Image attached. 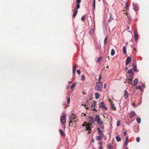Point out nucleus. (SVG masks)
I'll return each mask as SVG.
<instances>
[{
    "mask_svg": "<svg viewBox=\"0 0 149 149\" xmlns=\"http://www.w3.org/2000/svg\"><path fill=\"white\" fill-rule=\"evenodd\" d=\"M128 140V137L127 136L126 137L125 142V143H124V144H123L124 146H126L127 145V144L128 143V142L127 141Z\"/></svg>",
    "mask_w": 149,
    "mask_h": 149,
    "instance_id": "412c9836",
    "label": "nucleus"
},
{
    "mask_svg": "<svg viewBox=\"0 0 149 149\" xmlns=\"http://www.w3.org/2000/svg\"><path fill=\"white\" fill-rule=\"evenodd\" d=\"M94 31V29L93 28H91L90 29L89 31L88 32V34L90 35H91L93 34Z\"/></svg>",
    "mask_w": 149,
    "mask_h": 149,
    "instance_id": "f3484780",
    "label": "nucleus"
},
{
    "mask_svg": "<svg viewBox=\"0 0 149 149\" xmlns=\"http://www.w3.org/2000/svg\"><path fill=\"white\" fill-rule=\"evenodd\" d=\"M88 120L89 122L91 123H93L95 122L94 118L93 116H89Z\"/></svg>",
    "mask_w": 149,
    "mask_h": 149,
    "instance_id": "39448f33",
    "label": "nucleus"
},
{
    "mask_svg": "<svg viewBox=\"0 0 149 149\" xmlns=\"http://www.w3.org/2000/svg\"><path fill=\"white\" fill-rule=\"evenodd\" d=\"M85 19V17L84 16H83L81 18V20L82 21H84Z\"/></svg>",
    "mask_w": 149,
    "mask_h": 149,
    "instance_id": "09e8293b",
    "label": "nucleus"
},
{
    "mask_svg": "<svg viewBox=\"0 0 149 149\" xmlns=\"http://www.w3.org/2000/svg\"><path fill=\"white\" fill-rule=\"evenodd\" d=\"M133 69L134 70V71L136 72H138V70L136 69V65H133Z\"/></svg>",
    "mask_w": 149,
    "mask_h": 149,
    "instance_id": "c85d7f7f",
    "label": "nucleus"
},
{
    "mask_svg": "<svg viewBox=\"0 0 149 149\" xmlns=\"http://www.w3.org/2000/svg\"><path fill=\"white\" fill-rule=\"evenodd\" d=\"M99 149H102V146H100L99 147Z\"/></svg>",
    "mask_w": 149,
    "mask_h": 149,
    "instance_id": "bf43d9fd",
    "label": "nucleus"
},
{
    "mask_svg": "<svg viewBox=\"0 0 149 149\" xmlns=\"http://www.w3.org/2000/svg\"><path fill=\"white\" fill-rule=\"evenodd\" d=\"M95 98L97 99H98L100 96V94L97 93H95Z\"/></svg>",
    "mask_w": 149,
    "mask_h": 149,
    "instance_id": "bb28decb",
    "label": "nucleus"
},
{
    "mask_svg": "<svg viewBox=\"0 0 149 149\" xmlns=\"http://www.w3.org/2000/svg\"><path fill=\"white\" fill-rule=\"evenodd\" d=\"M107 86V84L106 83H105L104 86V88H105Z\"/></svg>",
    "mask_w": 149,
    "mask_h": 149,
    "instance_id": "603ef678",
    "label": "nucleus"
},
{
    "mask_svg": "<svg viewBox=\"0 0 149 149\" xmlns=\"http://www.w3.org/2000/svg\"><path fill=\"white\" fill-rule=\"evenodd\" d=\"M81 105L82 106H84V107H85V106L86 105V104H82Z\"/></svg>",
    "mask_w": 149,
    "mask_h": 149,
    "instance_id": "e2e57ef3",
    "label": "nucleus"
},
{
    "mask_svg": "<svg viewBox=\"0 0 149 149\" xmlns=\"http://www.w3.org/2000/svg\"><path fill=\"white\" fill-rule=\"evenodd\" d=\"M113 19L112 17V15L111 14H110V18L108 20V22H111L112 20Z\"/></svg>",
    "mask_w": 149,
    "mask_h": 149,
    "instance_id": "aec40b11",
    "label": "nucleus"
},
{
    "mask_svg": "<svg viewBox=\"0 0 149 149\" xmlns=\"http://www.w3.org/2000/svg\"><path fill=\"white\" fill-rule=\"evenodd\" d=\"M76 70V65H74L73 66L72 68V73L73 74H75Z\"/></svg>",
    "mask_w": 149,
    "mask_h": 149,
    "instance_id": "a211bd4d",
    "label": "nucleus"
},
{
    "mask_svg": "<svg viewBox=\"0 0 149 149\" xmlns=\"http://www.w3.org/2000/svg\"><path fill=\"white\" fill-rule=\"evenodd\" d=\"M124 136H126L127 135V131H125L124 132Z\"/></svg>",
    "mask_w": 149,
    "mask_h": 149,
    "instance_id": "864d4df0",
    "label": "nucleus"
},
{
    "mask_svg": "<svg viewBox=\"0 0 149 149\" xmlns=\"http://www.w3.org/2000/svg\"><path fill=\"white\" fill-rule=\"evenodd\" d=\"M95 102L94 101L92 102L91 105V109L93 111H97V110H96V109L95 108Z\"/></svg>",
    "mask_w": 149,
    "mask_h": 149,
    "instance_id": "423d86ee",
    "label": "nucleus"
},
{
    "mask_svg": "<svg viewBox=\"0 0 149 149\" xmlns=\"http://www.w3.org/2000/svg\"><path fill=\"white\" fill-rule=\"evenodd\" d=\"M131 58L130 57H127V58L125 61V64L126 65H127L131 61Z\"/></svg>",
    "mask_w": 149,
    "mask_h": 149,
    "instance_id": "1a4fd4ad",
    "label": "nucleus"
},
{
    "mask_svg": "<svg viewBox=\"0 0 149 149\" xmlns=\"http://www.w3.org/2000/svg\"><path fill=\"white\" fill-rule=\"evenodd\" d=\"M101 57H99V58H98L97 60L96 61V62H98L100 61V59H101Z\"/></svg>",
    "mask_w": 149,
    "mask_h": 149,
    "instance_id": "49530a36",
    "label": "nucleus"
},
{
    "mask_svg": "<svg viewBox=\"0 0 149 149\" xmlns=\"http://www.w3.org/2000/svg\"><path fill=\"white\" fill-rule=\"evenodd\" d=\"M120 121H117V126H118L120 125Z\"/></svg>",
    "mask_w": 149,
    "mask_h": 149,
    "instance_id": "37998d69",
    "label": "nucleus"
},
{
    "mask_svg": "<svg viewBox=\"0 0 149 149\" xmlns=\"http://www.w3.org/2000/svg\"><path fill=\"white\" fill-rule=\"evenodd\" d=\"M101 79H102V75H100L99 76V78H98L99 80H100Z\"/></svg>",
    "mask_w": 149,
    "mask_h": 149,
    "instance_id": "8fccbe9b",
    "label": "nucleus"
},
{
    "mask_svg": "<svg viewBox=\"0 0 149 149\" xmlns=\"http://www.w3.org/2000/svg\"><path fill=\"white\" fill-rule=\"evenodd\" d=\"M78 11L76 9H74V13L72 17H74L77 14Z\"/></svg>",
    "mask_w": 149,
    "mask_h": 149,
    "instance_id": "4be33fe9",
    "label": "nucleus"
},
{
    "mask_svg": "<svg viewBox=\"0 0 149 149\" xmlns=\"http://www.w3.org/2000/svg\"><path fill=\"white\" fill-rule=\"evenodd\" d=\"M98 144L100 145V146H102V142H99L98 143Z\"/></svg>",
    "mask_w": 149,
    "mask_h": 149,
    "instance_id": "5fc2aeb1",
    "label": "nucleus"
},
{
    "mask_svg": "<svg viewBox=\"0 0 149 149\" xmlns=\"http://www.w3.org/2000/svg\"><path fill=\"white\" fill-rule=\"evenodd\" d=\"M68 83L69 84H71L72 83V81H68Z\"/></svg>",
    "mask_w": 149,
    "mask_h": 149,
    "instance_id": "338daca9",
    "label": "nucleus"
},
{
    "mask_svg": "<svg viewBox=\"0 0 149 149\" xmlns=\"http://www.w3.org/2000/svg\"><path fill=\"white\" fill-rule=\"evenodd\" d=\"M99 108L104 109L105 110L108 109L107 107L105 106L104 103V102H102L99 104Z\"/></svg>",
    "mask_w": 149,
    "mask_h": 149,
    "instance_id": "7ed1b4c3",
    "label": "nucleus"
},
{
    "mask_svg": "<svg viewBox=\"0 0 149 149\" xmlns=\"http://www.w3.org/2000/svg\"><path fill=\"white\" fill-rule=\"evenodd\" d=\"M85 107L86 108V109H89V108H88V107Z\"/></svg>",
    "mask_w": 149,
    "mask_h": 149,
    "instance_id": "774afa93",
    "label": "nucleus"
},
{
    "mask_svg": "<svg viewBox=\"0 0 149 149\" xmlns=\"http://www.w3.org/2000/svg\"><path fill=\"white\" fill-rule=\"evenodd\" d=\"M138 82V80L137 78L135 79L133 81V85L134 86L136 85Z\"/></svg>",
    "mask_w": 149,
    "mask_h": 149,
    "instance_id": "6ab92c4d",
    "label": "nucleus"
},
{
    "mask_svg": "<svg viewBox=\"0 0 149 149\" xmlns=\"http://www.w3.org/2000/svg\"><path fill=\"white\" fill-rule=\"evenodd\" d=\"M81 0H77L76 2L77 4H79L81 3Z\"/></svg>",
    "mask_w": 149,
    "mask_h": 149,
    "instance_id": "a18cd8bd",
    "label": "nucleus"
},
{
    "mask_svg": "<svg viewBox=\"0 0 149 149\" xmlns=\"http://www.w3.org/2000/svg\"><path fill=\"white\" fill-rule=\"evenodd\" d=\"M136 89H139L141 91H142V87L140 86L139 85L138 86H137L136 88Z\"/></svg>",
    "mask_w": 149,
    "mask_h": 149,
    "instance_id": "473e14b6",
    "label": "nucleus"
},
{
    "mask_svg": "<svg viewBox=\"0 0 149 149\" xmlns=\"http://www.w3.org/2000/svg\"><path fill=\"white\" fill-rule=\"evenodd\" d=\"M85 78L84 75H82L81 76V80L82 81H84L85 80Z\"/></svg>",
    "mask_w": 149,
    "mask_h": 149,
    "instance_id": "58836bf2",
    "label": "nucleus"
},
{
    "mask_svg": "<svg viewBox=\"0 0 149 149\" xmlns=\"http://www.w3.org/2000/svg\"><path fill=\"white\" fill-rule=\"evenodd\" d=\"M128 20L129 21H130L131 20V19L130 18H128Z\"/></svg>",
    "mask_w": 149,
    "mask_h": 149,
    "instance_id": "69168bd1",
    "label": "nucleus"
},
{
    "mask_svg": "<svg viewBox=\"0 0 149 149\" xmlns=\"http://www.w3.org/2000/svg\"><path fill=\"white\" fill-rule=\"evenodd\" d=\"M128 68V67H125V71L129 74L130 78H133L134 76V73L133 72V69L130 68L129 70H127Z\"/></svg>",
    "mask_w": 149,
    "mask_h": 149,
    "instance_id": "f257e3e1",
    "label": "nucleus"
},
{
    "mask_svg": "<svg viewBox=\"0 0 149 149\" xmlns=\"http://www.w3.org/2000/svg\"><path fill=\"white\" fill-rule=\"evenodd\" d=\"M111 107L113 110H115L116 109V107L115 106L114 104L113 103H111Z\"/></svg>",
    "mask_w": 149,
    "mask_h": 149,
    "instance_id": "b1692460",
    "label": "nucleus"
},
{
    "mask_svg": "<svg viewBox=\"0 0 149 149\" xmlns=\"http://www.w3.org/2000/svg\"><path fill=\"white\" fill-rule=\"evenodd\" d=\"M136 121L139 123H140L141 122V118L140 117H138L136 118Z\"/></svg>",
    "mask_w": 149,
    "mask_h": 149,
    "instance_id": "7c9ffc66",
    "label": "nucleus"
},
{
    "mask_svg": "<svg viewBox=\"0 0 149 149\" xmlns=\"http://www.w3.org/2000/svg\"><path fill=\"white\" fill-rule=\"evenodd\" d=\"M97 130L98 131L99 134L100 136H103L104 134L102 131L99 128H97Z\"/></svg>",
    "mask_w": 149,
    "mask_h": 149,
    "instance_id": "6e6552de",
    "label": "nucleus"
},
{
    "mask_svg": "<svg viewBox=\"0 0 149 149\" xmlns=\"http://www.w3.org/2000/svg\"><path fill=\"white\" fill-rule=\"evenodd\" d=\"M100 117L99 115H97L95 118L94 121L95 122H97L100 119Z\"/></svg>",
    "mask_w": 149,
    "mask_h": 149,
    "instance_id": "2eb2a0df",
    "label": "nucleus"
},
{
    "mask_svg": "<svg viewBox=\"0 0 149 149\" xmlns=\"http://www.w3.org/2000/svg\"><path fill=\"white\" fill-rule=\"evenodd\" d=\"M103 84L101 83L99 85L97 84L95 87V90L98 91H101L102 88Z\"/></svg>",
    "mask_w": 149,
    "mask_h": 149,
    "instance_id": "f03ea898",
    "label": "nucleus"
},
{
    "mask_svg": "<svg viewBox=\"0 0 149 149\" xmlns=\"http://www.w3.org/2000/svg\"><path fill=\"white\" fill-rule=\"evenodd\" d=\"M115 54V50L113 49H112L111 52V55L112 56H113Z\"/></svg>",
    "mask_w": 149,
    "mask_h": 149,
    "instance_id": "c756f323",
    "label": "nucleus"
},
{
    "mask_svg": "<svg viewBox=\"0 0 149 149\" xmlns=\"http://www.w3.org/2000/svg\"><path fill=\"white\" fill-rule=\"evenodd\" d=\"M95 0H93V10H95Z\"/></svg>",
    "mask_w": 149,
    "mask_h": 149,
    "instance_id": "72a5a7b5",
    "label": "nucleus"
},
{
    "mask_svg": "<svg viewBox=\"0 0 149 149\" xmlns=\"http://www.w3.org/2000/svg\"><path fill=\"white\" fill-rule=\"evenodd\" d=\"M70 97H69L67 99V103L68 104H70Z\"/></svg>",
    "mask_w": 149,
    "mask_h": 149,
    "instance_id": "c03bdc74",
    "label": "nucleus"
},
{
    "mask_svg": "<svg viewBox=\"0 0 149 149\" xmlns=\"http://www.w3.org/2000/svg\"><path fill=\"white\" fill-rule=\"evenodd\" d=\"M108 147L107 148V149H111L112 147V145H110L109 146H108Z\"/></svg>",
    "mask_w": 149,
    "mask_h": 149,
    "instance_id": "a19ab883",
    "label": "nucleus"
},
{
    "mask_svg": "<svg viewBox=\"0 0 149 149\" xmlns=\"http://www.w3.org/2000/svg\"><path fill=\"white\" fill-rule=\"evenodd\" d=\"M61 122L62 123L64 124L66 122V116L63 115H62L61 117Z\"/></svg>",
    "mask_w": 149,
    "mask_h": 149,
    "instance_id": "20e7f679",
    "label": "nucleus"
},
{
    "mask_svg": "<svg viewBox=\"0 0 149 149\" xmlns=\"http://www.w3.org/2000/svg\"><path fill=\"white\" fill-rule=\"evenodd\" d=\"M75 85H76V83H74L72 84L71 86V87H70L71 89H72L75 86Z\"/></svg>",
    "mask_w": 149,
    "mask_h": 149,
    "instance_id": "c9c22d12",
    "label": "nucleus"
},
{
    "mask_svg": "<svg viewBox=\"0 0 149 149\" xmlns=\"http://www.w3.org/2000/svg\"><path fill=\"white\" fill-rule=\"evenodd\" d=\"M102 139V138L101 137V136H97L96 137V140L97 141H100Z\"/></svg>",
    "mask_w": 149,
    "mask_h": 149,
    "instance_id": "2f4dec72",
    "label": "nucleus"
},
{
    "mask_svg": "<svg viewBox=\"0 0 149 149\" xmlns=\"http://www.w3.org/2000/svg\"><path fill=\"white\" fill-rule=\"evenodd\" d=\"M145 84L142 83V86L143 87H144L145 86Z\"/></svg>",
    "mask_w": 149,
    "mask_h": 149,
    "instance_id": "6e6d98bb",
    "label": "nucleus"
},
{
    "mask_svg": "<svg viewBox=\"0 0 149 149\" xmlns=\"http://www.w3.org/2000/svg\"><path fill=\"white\" fill-rule=\"evenodd\" d=\"M86 130L87 131H91V124L90 123L86 124Z\"/></svg>",
    "mask_w": 149,
    "mask_h": 149,
    "instance_id": "9b49d317",
    "label": "nucleus"
},
{
    "mask_svg": "<svg viewBox=\"0 0 149 149\" xmlns=\"http://www.w3.org/2000/svg\"><path fill=\"white\" fill-rule=\"evenodd\" d=\"M136 140L137 142H139L140 141V138L139 137H137L136 138Z\"/></svg>",
    "mask_w": 149,
    "mask_h": 149,
    "instance_id": "ea45409f",
    "label": "nucleus"
},
{
    "mask_svg": "<svg viewBox=\"0 0 149 149\" xmlns=\"http://www.w3.org/2000/svg\"><path fill=\"white\" fill-rule=\"evenodd\" d=\"M123 49L124 54L125 55L127 53V52L126 47L125 46H123Z\"/></svg>",
    "mask_w": 149,
    "mask_h": 149,
    "instance_id": "393cba45",
    "label": "nucleus"
},
{
    "mask_svg": "<svg viewBox=\"0 0 149 149\" xmlns=\"http://www.w3.org/2000/svg\"><path fill=\"white\" fill-rule=\"evenodd\" d=\"M128 93L127 91V90H125L124 91V96L125 97V99H127L128 97L129 96L128 95Z\"/></svg>",
    "mask_w": 149,
    "mask_h": 149,
    "instance_id": "f8f14e48",
    "label": "nucleus"
},
{
    "mask_svg": "<svg viewBox=\"0 0 149 149\" xmlns=\"http://www.w3.org/2000/svg\"><path fill=\"white\" fill-rule=\"evenodd\" d=\"M133 6H134L133 9L135 10L136 11L138 10L139 8V6L137 4H133Z\"/></svg>",
    "mask_w": 149,
    "mask_h": 149,
    "instance_id": "9d476101",
    "label": "nucleus"
},
{
    "mask_svg": "<svg viewBox=\"0 0 149 149\" xmlns=\"http://www.w3.org/2000/svg\"><path fill=\"white\" fill-rule=\"evenodd\" d=\"M134 37L135 38V40L136 42L137 41L138 38V34L137 32L135 31H134Z\"/></svg>",
    "mask_w": 149,
    "mask_h": 149,
    "instance_id": "0eeeda50",
    "label": "nucleus"
},
{
    "mask_svg": "<svg viewBox=\"0 0 149 149\" xmlns=\"http://www.w3.org/2000/svg\"><path fill=\"white\" fill-rule=\"evenodd\" d=\"M133 106L134 107H136V104L135 103H133Z\"/></svg>",
    "mask_w": 149,
    "mask_h": 149,
    "instance_id": "13d9d810",
    "label": "nucleus"
},
{
    "mask_svg": "<svg viewBox=\"0 0 149 149\" xmlns=\"http://www.w3.org/2000/svg\"><path fill=\"white\" fill-rule=\"evenodd\" d=\"M59 132L61 133V135H65L64 133H63V131L61 129H59Z\"/></svg>",
    "mask_w": 149,
    "mask_h": 149,
    "instance_id": "f704fd0d",
    "label": "nucleus"
},
{
    "mask_svg": "<svg viewBox=\"0 0 149 149\" xmlns=\"http://www.w3.org/2000/svg\"><path fill=\"white\" fill-rule=\"evenodd\" d=\"M132 78H130L128 77H127L126 79V80L128 83H129L130 84H132Z\"/></svg>",
    "mask_w": 149,
    "mask_h": 149,
    "instance_id": "4468645a",
    "label": "nucleus"
},
{
    "mask_svg": "<svg viewBox=\"0 0 149 149\" xmlns=\"http://www.w3.org/2000/svg\"><path fill=\"white\" fill-rule=\"evenodd\" d=\"M72 123V120H70L69 122V125L70 126V125L71 124V123Z\"/></svg>",
    "mask_w": 149,
    "mask_h": 149,
    "instance_id": "4d7b16f0",
    "label": "nucleus"
},
{
    "mask_svg": "<svg viewBox=\"0 0 149 149\" xmlns=\"http://www.w3.org/2000/svg\"><path fill=\"white\" fill-rule=\"evenodd\" d=\"M100 80H99L98 81V82H97V83H99L100 84H101V83L100 81Z\"/></svg>",
    "mask_w": 149,
    "mask_h": 149,
    "instance_id": "680f3d73",
    "label": "nucleus"
},
{
    "mask_svg": "<svg viewBox=\"0 0 149 149\" xmlns=\"http://www.w3.org/2000/svg\"><path fill=\"white\" fill-rule=\"evenodd\" d=\"M86 123V122H84V123L82 125V126H83V127H84L85 126H86V125L85 124Z\"/></svg>",
    "mask_w": 149,
    "mask_h": 149,
    "instance_id": "052dcab7",
    "label": "nucleus"
},
{
    "mask_svg": "<svg viewBox=\"0 0 149 149\" xmlns=\"http://www.w3.org/2000/svg\"><path fill=\"white\" fill-rule=\"evenodd\" d=\"M126 8L127 9H128V6L127 3H126L125 4Z\"/></svg>",
    "mask_w": 149,
    "mask_h": 149,
    "instance_id": "3c124183",
    "label": "nucleus"
},
{
    "mask_svg": "<svg viewBox=\"0 0 149 149\" xmlns=\"http://www.w3.org/2000/svg\"><path fill=\"white\" fill-rule=\"evenodd\" d=\"M100 127L101 129H102V130H104V126L102 125H100Z\"/></svg>",
    "mask_w": 149,
    "mask_h": 149,
    "instance_id": "79ce46f5",
    "label": "nucleus"
},
{
    "mask_svg": "<svg viewBox=\"0 0 149 149\" xmlns=\"http://www.w3.org/2000/svg\"><path fill=\"white\" fill-rule=\"evenodd\" d=\"M107 37H106L105 38V39L104 40V45H105L107 43Z\"/></svg>",
    "mask_w": 149,
    "mask_h": 149,
    "instance_id": "e433bc0d",
    "label": "nucleus"
},
{
    "mask_svg": "<svg viewBox=\"0 0 149 149\" xmlns=\"http://www.w3.org/2000/svg\"><path fill=\"white\" fill-rule=\"evenodd\" d=\"M136 115V113L135 112L133 111L131 112L130 114V117L131 118L133 117L134 116Z\"/></svg>",
    "mask_w": 149,
    "mask_h": 149,
    "instance_id": "ddd939ff",
    "label": "nucleus"
},
{
    "mask_svg": "<svg viewBox=\"0 0 149 149\" xmlns=\"http://www.w3.org/2000/svg\"><path fill=\"white\" fill-rule=\"evenodd\" d=\"M134 131L136 132H138L139 130V127L137 126H135L134 127Z\"/></svg>",
    "mask_w": 149,
    "mask_h": 149,
    "instance_id": "5701e85b",
    "label": "nucleus"
},
{
    "mask_svg": "<svg viewBox=\"0 0 149 149\" xmlns=\"http://www.w3.org/2000/svg\"><path fill=\"white\" fill-rule=\"evenodd\" d=\"M97 124L100 125H102L103 124V122L100 119H99L98 121H97Z\"/></svg>",
    "mask_w": 149,
    "mask_h": 149,
    "instance_id": "cd10ccee",
    "label": "nucleus"
},
{
    "mask_svg": "<svg viewBox=\"0 0 149 149\" xmlns=\"http://www.w3.org/2000/svg\"><path fill=\"white\" fill-rule=\"evenodd\" d=\"M69 87H70V85H69L68 86H67V89H69Z\"/></svg>",
    "mask_w": 149,
    "mask_h": 149,
    "instance_id": "0e129e2a",
    "label": "nucleus"
},
{
    "mask_svg": "<svg viewBox=\"0 0 149 149\" xmlns=\"http://www.w3.org/2000/svg\"><path fill=\"white\" fill-rule=\"evenodd\" d=\"M69 119L70 120H74L75 119V116L74 115H73V114H72V115H69Z\"/></svg>",
    "mask_w": 149,
    "mask_h": 149,
    "instance_id": "dca6fc26",
    "label": "nucleus"
},
{
    "mask_svg": "<svg viewBox=\"0 0 149 149\" xmlns=\"http://www.w3.org/2000/svg\"><path fill=\"white\" fill-rule=\"evenodd\" d=\"M80 8V5L79 4H77L76 7L75 8V9H76L78 10V9H79Z\"/></svg>",
    "mask_w": 149,
    "mask_h": 149,
    "instance_id": "4c0bfd02",
    "label": "nucleus"
},
{
    "mask_svg": "<svg viewBox=\"0 0 149 149\" xmlns=\"http://www.w3.org/2000/svg\"><path fill=\"white\" fill-rule=\"evenodd\" d=\"M116 139L117 141L118 142L120 141L121 140V138L119 136H116Z\"/></svg>",
    "mask_w": 149,
    "mask_h": 149,
    "instance_id": "a878e982",
    "label": "nucleus"
},
{
    "mask_svg": "<svg viewBox=\"0 0 149 149\" xmlns=\"http://www.w3.org/2000/svg\"><path fill=\"white\" fill-rule=\"evenodd\" d=\"M77 74L79 75L81 74V71L79 70H77Z\"/></svg>",
    "mask_w": 149,
    "mask_h": 149,
    "instance_id": "de8ad7c7",
    "label": "nucleus"
}]
</instances>
